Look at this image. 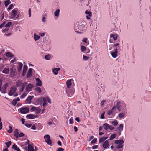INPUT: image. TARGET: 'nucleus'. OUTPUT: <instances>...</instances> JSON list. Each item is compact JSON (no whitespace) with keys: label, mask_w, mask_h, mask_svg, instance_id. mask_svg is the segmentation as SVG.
Masks as SVG:
<instances>
[{"label":"nucleus","mask_w":151,"mask_h":151,"mask_svg":"<svg viewBox=\"0 0 151 151\" xmlns=\"http://www.w3.org/2000/svg\"><path fill=\"white\" fill-rule=\"evenodd\" d=\"M86 24L84 22L83 23L81 22H77L75 25L74 29L75 32L78 33H82L83 31L86 29Z\"/></svg>","instance_id":"f257e3e1"},{"label":"nucleus","mask_w":151,"mask_h":151,"mask_svg":"<svg viewBox=\"0 0 151 151\" xmlns=\"http://www.w3.org/2000/svg\"><path fill=\"white\" fill-rule=\"evenodd\" d=\"M126 104L123 101H118L117 102L116 108L119 112L123 111L126 110Z\"/></svg>","instance_id":"f03ea898"},{"label":"nucleus","mask_w":151,"mask_h":151,"mask_svg":"<svg viewBox=\"0 0 151 151\" xmlns=\"http://www.w3.org/2000/svg\"><path fill=\"white\" fill-rule=\"evenodd\" d=\"M19 14H17V10L14 9L9 13V17L10 19H16L19 17Z\"/></svg>","instance_id":"7ed1b4c3"},{"label":"nucleus","mask_w":151,"mask_h":151,"mask_svg":"<svg viewBox=\"0 0 151 151\" xmlns=\"http://www.w3.org/2000/svg\"><path fill=\"white\" fill-rule=\"evenodd\" d=\"M115 143L118 145L116 147L118 149L122 148L123 147L124 141L122 140H115Z\"/></svg>","instance_id":"20e7f679"},{"label":"nucleus","mask_w":151,"mask_h":151,"mask_svg":"<svg viewBox=\"0 0 151 151\" xmlns=\"http://www.w3.org/2000/svg\"><path fill=\"white\" fill-rule=\"evenodd\" d=\"M66 91L67 95L69 97H71L74 93V89L73 88H66Z\"/></svg>","instance_id":"39448f33"},{"label":"nucleus","mask_w":151,"mask_h":151,"mask_svg":"<svg viewBox=\"0 0 151 151\" xmlns=\"http://www.w3.org/2000/svg\"><path fill=\"white\" fill-rule=\"evenodd\" d=\"M116 111V108L115 105L111 109L108 111L107 114L109 115H112L114 116Z\"/></svg>","instance_id":"423d86ee"},{"label":"nucleus","mask_w":151,"mask_h":151,"mask_svg":"<svg viewBox=\"0 0 151 151\" xmlns=\"http://www.w3.org/2000/svg\"><path fill=\"white\" fill-rule=\"evenodd\" d=\"M44 138L45 142L48 145H50L52 144V141L50 138V136L48 134L45 135Z\"/></svg>","instance_id":"0eeeda50"},{"label":"nucleus","mask_w":151,"mask_h":151,"mask_svg":"<svg viewBox=\"0 0 151 151\" xmlns=\"http://www.w3.org/2000/svg\"><path fill=\"white\" fill-rule=\"evenodd\" d=\"M17 90V88L15 87H12L10 89L8 94L10 96L13 95Z\"/></svg>","instance_id":"6e6552de"},{"label":"nucleus","mask_w":151,"mask_h":151,"mask_svg":"<svg viewBox=\"0 0 151 151\" xmlns=\"http://www.w3.org/2000/svg\"><path fill=\"white\" fill-rule=\"evenodd\" d=\"M29 109L27 107L21 108L20 110V112L21 113L25 114L29 112Z\"/></svg>","instance_id":"1a4fd4ad"},{"label":"nucleus","mask_w":151,"mask_h":151,"mask_svg":"<svg viewBox=\"0 0 151 151\" xmlns=\"http://www.w3.org/2000/svg\"><path fill=\"white\" fill-rule=\"evenodd\" d=\"M8 86V83H6L1 88V92L2 93H6V88Z\"/></svg>","instance_id":"9d476101"},{"label":"nucleus","mask_w":151,"mask_h":151,"mask_svg":"<svg viewBox=\"0 0 151 151\" xmlns=\"http://www.w3.org/2000/svg\"><path fill=\"white\" fill-rule=\"evenodd\" d=\"M28 151H36V147H35V150L34 149V145L33 144H29L28 146Z\"/></svg>","instance_id":"9b49d317"},{"label":"nucleus","mask_w":151,"mask_h":151,"mask_svg":"<svg viewBox=\"0 0 151 151\" xmlns=\"http://www.w3.org/2000/svg\"><path fill=\"white\" fill-rule=\"evenodd\" d=\"M33 85L31 84H29L27 85L26 88V92H29L32 89L33 87Z\"/></svg>","instance_id":"f8f14e48"},{"label":"nucleus","mask_w":151,"mask_h":151,"mask_svg":"<svg viewBox=\"0 0 151 151\" xmlns=\"http://www.w3.org/2000/svg\"><path fill=\"white\" fill-rule=\"evenodd\" d=\"M73 81V80L70 79L67 81L66 82V85L67 87L66 88H70V86H71L72 83Z\"/></svg>","instance_id":"ddd939ff"},{"label":"nucleus","mask_w":151,"mask_h":151,"mask_svg":"<svg viewBox=\"0 0 151 151\" xmlns=\"http://www.w3.org/2000/svg\"><path fill=\"white\" fill-rule=\"evenodd\" d=\"M109 142L108 140H106L103 142L102 146L104 149H106L109 147Z\"/></svg>","instance_id":"4468645a"},{"label":"nucleus","mask_w":151,"mask_h":151,"mask_svg":"<svg viewBox=\"0 0 151 151\" xmlns=\"http://www.w3.org/2000/svg\"><path fill=\"white\" fill-rule=\"evenodd\" d=\"M31 110L32 111H37V113H39L41 111V109L39 107H37L35 106H33L32 107L31 109Z\"/></svg>","instance_id":"2eb2a0df"},{"label":"nucleus","mask_w":151,"mask_h":151,"mask_svg":"<svg viewBox=\"0 0 151 151\" xmlns=\"http://www.w3.org/2000/svg\"><path fill=\"white\" fill-rule=\"evenodd\" d=\"M32 68H29L28 70V71L27 75V77L28 78H29L32 75Z\"/></svg>","instance_id":"dca6fc26"},{"label":"nucleus","mask_w":151,"mask_h":151,"mask_svg":"<svg viewBox=\"0 0 151 151\" xmlns=\"http://www.w3.org/2000/svg\"><path fill=\"white\" fill-rule=\"evenodd\" d=\"M33 96H29L26 99V101L27 103L30 104L31 103V100L32 99Z\"/></svg>","instance_id":"f3484780"},{"label":"nucleus","mask_w":151,"mask_h":151,"mask_svg":"<svg viewBox=\"0 0 151 151\" xmlns=\"http://www.w3.org/2000/svg\"><path fill=\"white\" fill-rule=\"evenodd\" d=\"M36 86H42V82L41 80L38 78H37L36 79Z\"/></svg>","instance_id":"a211bd4d"},{"label":"nucleus","mask_w":151,"mask_h":151,"mask_svg":"<svg viewBox=\"0 0 151 151\" xmlns=\"http://www.w3.org/2000/svg\"><path fill=\"white\" fill-rule=\"evenodd\" d=\"M36 117V116L35 115L32 114H29L27 115L26 116V118H27L29 119H34Z\"/></svg>","instance_id":"6ab92c4d"},{"label":"nucleus","mask_w":151,"mask_h":151,"mask_svg":"<svg viewBox=\"0 0 151 151\" xmlns=\"http://www.w3.org/2000/svg\"><path fill=\"white\" fill-rule=\"evenodd\" d=\"M28 68V67L27 65H24L23 68V73H22V76H24L25 75L27 69Z\"/></svg>","instance_id":"aec40b11"},{"label":"nucleus","mask_w":151,"mask_h":151,"mask_svg":"<svg viewBox=\"0 0 151 151\" xmlns=\"http://www.w3.org/2000/svg\"><path fill=\"white\" fill-rule=\"evenodd\" d=\"M18 65L19 67L18 68V70L19 72H20L22 69V68L23 66V64L21 62H18Z\"/></svg>","instance_id":"412c9836"},{"label":"nucleus","mask_w":151,"mask_h":151,"mask_svg":"<svg viewBox=\"0 0 151 151\" xmlns=\"http://www.w3.org/2000/svg\"><path fill=\"white\" fill-rule=\"evenodd\" d=\"M107 137H104L99 139V142L101 143L108 138Z\"/></svg>","instance_id":"4be33fe9"},{"label":"nucleus","mask_w":151,"mask_h":151,"mask_svg":"<svg viewBox=\"0 0 151 151\" xmlns=\"http://www.w3.org/2000/svg\"><path fill=\"white\" fill-rule=\"evenodd\" d=\"M12 148L17 151H21L17 147L15 144H14L13 145Z\"/></svg>","instance_id":"5701e85b"},{"label":"nucleus","mask_w":151,"mask_h":151,"mask_svg":"<svg viewBox=\"0 0 151 151\" xmlns=\"http://www.w3.org/2000/svg\"><path fill=\"white\" fill-rule=\"evenodd\" d=\"M27 84V83L26 82L22 84V86H21L22 88L20 89L19 90L20 92H22L23 91L24 88Z\"/></svg>","instance_id":"b1692460"},{"label":"nucleus","mask_w":151,"mask_h":151,"mask_svg":"<svg viewBox=\"0 0 151 151\" xmlns=\"http://www.w3.org/2000/svg\"><path fill=\"white\" fill-rule=\"evenodd\" d=\"M10 70L9 68H5L2 71L3 73L5 74H8L9 73Z\"/></svg>","instance_id":"393cba45"},{"label":"nucleus","mask_w":151,"mask_h":151,"mask_svg":"<svg viewBox=\"0 0 151 151\" xmlns=\"http://www.w3.org/2000/svg\"><path fill=\"white\" fill-rule=\"evenodd\" d=\"M110 37L113 38L114 40H116L117 39V34H111L110 35Z\"/></svg>","instance_id":"a878e982"},{"label":"nucleus","mask_w":151,"mask_h":151,"mask_svg":"<svg viewBox=\"0 0 151 151\" xmlns=\"http://www.w3.org/2000/svg\"><path fill=\"white\" fill-rule=\"evenodd\" d=\"M14 134L15 136L16 137L17 139L19 137V132H18V130L16 129L14 132Z\"/></svg>","instance_id":"bb28decb"},{"label":"nucleus","mask_w":151,"mask_h":151,"mask_svg":"<svg viewBox=\"0 0 151 151\" xmlns=\"http://www.w3.org/2000/svg\"><path fill=\"white\" fill-rule=\"evenodd\" d=\"M123 124H122L120 125L119 127H118V129L120 133L123 130Z\"/></svg>","instance_id":"cd10ccee"},{"label":"nucleus","mask_w":151,"mask_h":151,"mask_svg":"<svg viewBox=\"0 0 151 151\" xmlns=\"http://www.w3.org/2000/svg\"><path fill=\"white\" fill-rule=\"evenodd\" d=\"M110 53L112 57L114 58H116L118 56L117 53L116 52H112L111 51Z\"/></svg>","instance_id":"c85d7f7f"},{"label":"nucleus","mask_w":151,"mask_h":151,"mask_svg":"<svg viewBox=\"0 0 151 151\" xmlns=\"http://www.w3.org/2000/svg\"><path fill=\"white\" fill-rule=\"evenodd\" d=\"M60 10L59 9H57L54 13V14L56 17H58L59 15Z\"/></svg>","instance_id":"c756f323"},{"label":"nucleus","mask_w":151,"mask_h":151,"mask_svg":"<svg viewBox=\"0 0 151 151\" xmlns=\"http://www.w3.org/2000/svg\"><path fill=\"white\" fill-rule=\"evenodd\" d=\"M23 83H22V82L21 81H18L16 82L17 86L18 87L20 86H22V85Z\"/></svg>","instance_id":"7c9ffc66"},{"label":"nucleus","mask_w":151,"mask_h":151,"mask_svg":"<svg viewBox=\"0 0 151 151\" xmlns=\"http://www.w3.org/2000/svg\"><path fill=\"white\" fill-rule=\"evenodd\" d=\"M116 134H114L111 135L110 137L109 140H113L116 137Z\"/></svg>","instance_id":"2f4dec72"},{"label":"nucleus","mask_w":151,"mask_h":151,"mask_svg":"<svg viewBox=\"0 0 151 151\" xmlns=\"http://www.w3.org/2000/svg\"><path fill=\"white\" fill-rule=\"evenodd\" d=\"M34 40L35 41H37L39 40L40 38V36L37 35L35 33L34 35Z\"/></svg>","instance_id":"473e14b6"},{"label":"nucleus","mask_w":151,"mask_h":151,"mask_svg":"<svg viewBox=\"0 0 151 151\" xmlns=\"http://www.w3.org/2000/svg\"><path fill=\"white\" fill-rule=\"evenodd\" d=\"M46 99H47L46 98H43V103L42 104L43 106H46L47 104Z\"/></svg>","instance_id":"72a5a7b5"},{"label":"nucleus","mask_w":151,"mask_h":151,"mask_svg":"<svg viewBox=\"0 0 151 151\" xmlns=\"http://www.w3.org/2000/svg\"><path fill=\"white\" fill-rule=\"evenodd\" d=\"M125 115V114L124 112L120 113L118 114V116L120 118H122L124 117Z\"/></svg>","instance_id":"f704fd0d"},{"label":"nucleus","mask_w":151,"mask_h":151,"mask_svg":"<svg viewBox=\"0 0 151 151\" xmlns=\"http://www.w3.org/2000/svg\"><path fill=\"white\" fill-rule=\"evenodd\" d=\"M109 125L107 123H105L103 124V127H104V129L106 130H107L108 129Z\"/></svg>","instance_id":"c9c22d12"},{"label":"nucleus","mask_w":151,"mask_h":151,"mask_svg":"<svg viewBox=\"0 0 151 151\" xmlns=\"http://www.w3.org/2000/svg\"><path fill=\"white\" fill-rule=\"evenodd\" d=\"M5 54L6 56L8 57H12L13 56V55L9 52H8L6 53Z\"/></svg>","instance_id":"e433bc0d"},{"label":"nucleus","mask_w":151,"mask_h":151,"mask_svg":"<svg viewBox=\"0 0 151 151\" xmlns=\"http://www.w3.org/2000/svg\"><path fill=\"white\" fill-rule=\"evenodd\" d=\"M11 3V1L10 0H7L4 2V4L6 7H7L8 5Z\"/></svg>","instance_id":"4c0bfd02"},{"label":"nucleus","mask_w":151,"mask_h":151,"mask_svg":"<svg viewBox=\"0 0 151 151\" xmlns=\"http://www.w3.org/2000/svg\"><path fill=\"white\" fill-rule=\"evenodd\" d=\"M35 89L39 93H40L41 92V90L40 87H36L35 88Z\"/></svg>","instance_id":"58836bf2"},{"label":"nucleus","mask_w":151,"mask_h":151,"mask_svg":"<svg viewBox=\"0 0 151 151\" xmlns=\"http://www.w3.org/2000/svg\"><path fill=\"white\" fill-rule=\"evenodd\" d=\"M85 13L87 15H88L89 16H91L92 13L91 12L86 10L85 11Z\"/></svg>","instance_id":"ea45409f"},{"label":"nucleus","mask_w":151,"mask_h":151,"mask_svg":"<svg viewBox=\"0 0 151 151\" xmlns=\"http://www.w3.org/2000/svg\"><path fill=\"white\" fill-rule=\"evenodd\" d=\"M86 47L84 46H82L81 47V50L82 52H83L85 51Z\"/></svg>","instance_id":"a19ab883"},{"label":"nucleus","mask_w":151,"mask_h":151,"mask_svg":"<svg viewBox=\"0 0 151 151\" xmlns=\"http://www.w3.org/2000/svg\"><path fill=\"white\" fill-rule=\"evenodd\" d=\"M51 56L49 55H47L45 56V58L46 60H50V59Z\"/></svg>","instance_id":"79ce46f5"},{"label":"nucleus","mask_w":151,"mask_h":151,"mask_svg":"<svg viewBox=\"0 0 151 151\" xmlns=\"http://www.w3.org/2000/svg\"><path fill=\"white\" fill-rule=\"evenodd\" d=\"M11 144V142L10 141H9L8 142L6 143V144L7 146V148H9Z\"/></svg>","instance_id":"37998d69"},{"label":"nucleus","mask_w":151,"mask_h":151,"mask_svg":"<svg viewBox=\"0 0 151 151\" xmlns=\"http://www.w3.org/2000/svg\"><path fill=\"white\" fill-rule=\"evenodd\" d=\"M83 60L86 61L88 60L89 58V57L85 56L84 55H83Z\"/></svg>","instance_id":"c03bdc74"},{"label":"nucleus","mask_w":151,"mask_h":151,"mask_svg":"<svg viewBox=\"0 0 151 151\" xmlns=\"http://www.w3.org/2000/svg\"><path fill=\"white\" fill-rule=\"evenodd\" d=\"M27 93H26V92H24L20 96L21 98H24L27 95Z\"/></svg>","instance_id":"a18cd8bd"},{"label":"nucleus","mask_w":151,"mask_h":151,"mask_svg":"<svg viewBox=\"0 0 151 151\" xmlns=\"http://www.w3.org/2000/svg\"><path fill=\"white\" fill-rule=\"evenodd\" d=\"M13 6V5L12 4H10L7 8V10L9 12V11L12 9Z\"/></svg>","instance_id":"49530a36"},{"label":"nucleus","mask_w":151,"mask_h":151,"mask_svg":"<svg viewBox=\"0 0 151 151\" xmlns=\"http://www.w3.org/2000/svg\"><path fill=\"white\" fill-rule=\"evenodd\" d=\"M52 72L54 74L56 75L58 74V72L56 68H53L52 69Z\"/></svg>","instance_id":"de8ad7c7"},{"label":"nucleus","mask_w":151,"mask_h":151,"mask_svg":"<svg viewBox=\"0 0 151 151\" xmlns=\"http://www.w3.org/2000/svg\"><path fill=\"white\" fill-rule=\"evenodd\" d=\"M12 24V22H8L5 26L6 27H9Z\"/></svg>","instance_id":"09e8293b"},{"label":"nucleus","mask_w":151,"mask_h":151,"mask_svg":"<svg viewBox=\"0 0 151 151\" xmlns=\"http://www.w3.org/2000/svg\"><path fill=\"white\" fill-rule=\"evenodd\" d=\"M112 124L115 126L117 125L118 124V122L117 121H115L112 122Z\"/></svg>","instance_id":"8fccbe9b"},{"label":"nucleus","mask_w":151,"mask_h":151,"mask_svg":"<svg viewBox=\"0 0 151 151\" xmlns=\"http://www.w3.org/2000/svg\"><path fill=\"white\" fill-rule=\"evenodd\" d=\"M17 102V101L15 100V99H14L12 102L13 105L15 106Z\"/></svg>","instance_id":"3c124183"},{"label":"nucleus","mask_w":151,"mask_h":151,"mask_svg":"<svg viewBox=\"0 0 151 151\" xmlns=\"http://www.w3.org/2000/svg\"><path fill=\"white\" fill-rule=\"evenodd\" d=\"M9 127L10 129L8 131V132L9 133H11L13 131L12 129L11 126H9Z\"/></svg>","instance_id":"603ef678"},{"label":"nucleus","mask_w":151,"mask_h":151,"mask_svg":"<svg viewBox=\"0 0 151 151\" xmlns=\"http://www.w3.org/2000/svg\"><path fill=\"white\" fill-rule=\"evenodd\" d=\"M25 125L28 127H30L32 126V124H31L26 123L24 124Z\"/></svg>","instance_id":"864d4df0"},{"label":"nucleus","mask_w":151,"mask_h":151,"mask_svg":"<svg viewBox=\"0 0 151 151\" xmlns=\"http://www.w3.org/2000/svg\"><path fill=\"white\" fill-rule=\"evenodd\" d=\"M97 139L96 138H94L91 142L92 143H95L97 141Z\"/></svg>","instance_id":"5fc2aeb1"},{"label":"nucleus","mask_w":151,"mask_h":151,"mask_svg":"<svg viewBox=\"0 0 151 151\" xmlns=\"http://www.w3.org/2000/svg\"><path fill=\"white\" fill-rule=\"evenodd\" d=\"M104 114H105V112H104L103 113L101 114V119H104Z\"/></svg>","instance_id":"6e6d98bb"},{"label":"nucleus","mask_w":151,"mask_h":151,"mask_svg":"<svg viewBox=\"0 0 151 151\" xmlns=\"http://www.w3.org/2000/svg\"><path fill=\"white\" fill-rule=\"evenodd\" d=\"M1 119L0 117V130H1V129L2 127V122H1Z\"/></svg>","instance_id":"4d7b16f0"},{"label":"nucleus","mask_w":151,"mask_h":151,"mask_svg":"<svg viewBox=\"0 0 151 151\" xmlns=\"http://www.w3.org/2000/svg\"><path fill=\"white\" fill-rule=\"evenodd\" d=\"M47 99V101H48V102L50 103V104H51V99L49 98L48 97H47V98H46Z\"/></svg>","instance_id":"13d9d810"},{"label":"nucleus","mask_w":151,"mask_h":151,"mask_svg":"<svg viewBox=\"0 0 151 151\" xmlns=\"http://www.w3.org/2000/svg\"><path fill=\"white\" fill-rule=\"evenodd\" d=\"M73 118H71L69 120V123L70 124H73Z\"/></svg>","instance_id":"bf43d9fd"},{"label":"nucleus","mask_w":151,"mask_h":151,"mask_svg":"<svg viewBox=\"0 0 151 151\" xmlns=\"http://www.w3.org/2000/svg\"><path fill=\"white\" fill-rule=\"evenodd\" d=\"M108 129L110 130H113L114 129V127L112 126L109 125Z\"/></svg>","instance_id":"052dcab7"},{"label":"nucleus","mask_w":151,"mask_h":151,"mask_svg":"<svg viewBox=\"0 0 151 151\" xmlns=\"http://www.w3.org/2000/svg\"><path fill=\"white\" fill-rule=\"evenodd\" d=\"M64 149L63 148H59L56 151H64Z\"/></svg>","instance_id":"680f3d73"},{"label":"nucleus","mask_w":151,"mask_h":151,"mask_svg":"<svg viewBox=\"0 0 151 151\" xmlns=\"http://www.w3.org/2000/svg\"><path fill=\"white\" fill-rule=\"evenodd\" d=\"M87 39L86 38H84L82 40V41L85 43H87Z\"/></svg>","instance_id":"e2e57ef3"},{"label":"nucleus","mask_w":151,"mask_h":151,"mask_svg":"<svg viewBox=\"0 0 151 151\" xmlns=\"http://www.w3.org/2000/svg\"><path fill=\"white\" fill-rule=\"evenodd\" d=\"M9 30V28H5L4 29H3L2 30V32H5L8 31Z\"/></svg>","instance_id":"0e129e2a"},{"label":"nucleus","mask_w":151,"mask_h":151,"mask_svg":"<svg viewBox=\"0 0 151 151\" xmlns=\"http://www.w3.org/2000/svg\"><path fill=\"white\" fill-rule=\"evenodd\" d=\"M31 129L35 130L36 129V126L35 125H33L31 128Z\"/></svg>","instance_id":"69168bd1"},{"label":"nucleus","mask_w":151,"mask_h":151,"mask_svg":"<svg viewBox=\"0 0 151 151\" xmlns=\"http://www.w3.org/2000/svg\"><path fill=\"white\" fill-rule=\"evenodd\" d=\"M24 135V134L23 133H20L19 135V137H23Z\"/></svg>","instance_id":"338daca9"},{"label":"nucleus","mask_w":151,"mask_h":151,"mask_svg":"<svg viewBox=\"0 0 151 151\" xmlns=\"http://www.w3.org/2000/svg\"><path fill=\"white\" fill-rule=\"evenodd\" d=\"M105 102H106L105 100H102V101H101V106H102L103 105H104V103Z\"/></svg>","instance_id":"774afa93"}]
</instances>
